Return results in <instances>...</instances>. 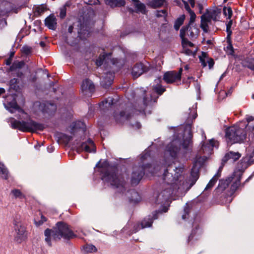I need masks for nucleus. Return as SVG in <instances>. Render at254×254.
<instances>
[{
  "label": "nucleus",
  "mask_w": 254,
  "mask_h": 254,
  "mask_svg": "<svg viewBox=\"0 0 254 254\" xmlns=\"http://www.w3.org/2000/svg\"><path fill=\"white\" fill-rule=\"evenodd\" d=\"M200 27L204 32H205V33L208 32V25L207 23L201 22H200Z\"/></svg>",
  "instance_id": "nucleus-59"
},
{
  "label": "nucleus",
  "mask_w": 254,
  "mask_h": 254,
  "mask_svg": "<svg viewBox=\"0 0 254 254\" xmlns=\"http://www.w3.org/2000/svg\"><path fill=\"white\" fill-rule=\"evenodd\" d=\"M227 50L230 51L229 54L232 56L234 55L235 51L234 47L232 45V42L228 43V46H227Z\"/></svg>",
  "instance_id": "nucleus-55"
},
{
  "label": "nucleus",
  "mask_w": 254,
  "mask_h": 254,
  "mask_svg": "<svg viewBox=\"0 0 254 254\" xmlns=\"http://www.w3.org/2000/svg\"><path fill=\"white\" fill-rule=\"evenodd\" d=\"M25 63L23 61H16L14 62L12 65L10 66L9 71H14L17 70H20L24 65Z\"/></svg>",
  "instance_id": "nucleus-35"
},
{
  "label": "nucleus",
  "mask_w": 254,
  "mask_h": 254,
  "mask_svg": "<svg viewBox=\"0 0 254 254\" xmlns=\"http://www.w3.org/2000/svg\"><path fill=\"white\" fill-rule=\"evenodd\" d=\"M149 156L148 153L141 154L138 165L133 167L130 178L131 185L134 186L138 185L144 175L145 171H148L152 174H155L154 171L149 170L152 167L151 164L145 163V160L147 159L148 157H149Z\"/></svg>",
  "instance_id": "nucleus-5"
},
{
  "label": "nucleus",
  "mask_w": 254,
  "mask_h": 254,
  "mask_svg": "<svg viewBox=\"0 0 254 254\" xmlns=\"http://www.w3.org/2000/svg\"><path fill=\"white\" fill-rule=\"evenodd\" d=\"M163 179L166 184L168 185H170L169 187L170 188H171V187L175 184V177L173 176L172 173L168 172V169L165 170L164 171Z\"/></svg>",
  "instance_id": "nucleus-27"
},
{
  "label": "nucleus",
  "mask_w": 254,
  "mask_h": 254,
  "mask_svg": "<svg viewBox=\"0 0 254 254\" xmlns=\"http://www.w3.org/2000/svg\"><path fill=\"white\" fill-rule=\"evenodd\" d=\"M47 221L46 218L43 216V215H41V220L38 221H35V223L36 225V226H40L43 224L44 222H46Z\"/></svg>",
  "instance_id": "nucleus-57"
},
{
  "label": "nucleus",
  "mask_w": 254,
  "mask_h": 254,
  "mask_svg": "<svg viewBox=\"0 0 254 254\" xmlns=\"http://www.w3.org/2000/svg\"><path fill=\"white\" fill-rule=\"evenodd\" d=\"M197 114L196 111L186 113L184 124L176 127V162H185L192 148V125Z\"/></svg>",
  "instance_id": "nucleus-1"
},
{
  "label": "nucleus",
  "mask_w": 254,
  "mask_h": 254,
  "mask_svg": "<svg viewBox=\"0 0 254 254\" xmlns=\"http://www.w3.org/2000/svg\"><path fill=\"white\" fill-rule=\"evenodd\" d=\"M113 81V79L112 78H110L109 79L106 81V78L104 77L102 79L101 84L103 87L107 88L112 84Z\"/></svg>",
  "instance_id": "nucleus-45"
},
{
  "label": "nucleus",
  "mask_w": 254,
  "mask_h": 254,
  "mask_svg": "<svg viewBox=\"0 0 254 254\" xmlns=\"http://www.w3.org/2000/svg\"><path fill=\"white\" fill-rule=\"evenodd\" d=\"M221 13V9L218 7H215L210 12V15L212 19L214 21H218L219 20L220 16Z\"/></svg>",
  "instance_id": "nucleus-34"
},
{
  "label": "nucleus",
  "mask_w": 254,
  "mask_h": 254,
  "mask_svg": "<svg viewBox=\"0 0 254 254\" xmlns=\"http://www.w3.org/2000/svg\"><path fill=\"white\" fill-rule=\"evenodd\" d=\"M11 193L14 196L15 198H19L22 199L24 198V195L18 189H14L11 191Z\"/></svg>",
  "instance_id": "nucleus-41"
},
{
  "label": "nucleus",
  "mask_w": 254,
  "mask_h": 254,
  "mask_svg": "<svg viewBox=\"0 0 254 254\" xmlns=\"http://www.w3.org/2000/svg\"><path fill=\"white\" fill-rule=\"evenodd\" d=\"M70 3L68 2H66L65 4L60 8V16L61 18H64L66 16V7L69 6Z\"/></svg>",
  "instance_id": "nucleus-43"
},
{
  "label": "nucleus",
  "mask_w": 254,
  "mask_h": 254,
  "mask_svg": "<svg viewBox=\"0 0 254 254\" xmlns=\"http://www.w3.org/2000/svg\"><path fill=\"white\" fill-rule=\"evenodd\" d=\"M13 72V75L16 76L18 77L21 78L23 76V73L20 70H17Z\"/></svg>",
  "instance_id": "nucleus-63"
},
{
  "label": "nucleus",
  "mask_w": 254,
  "mask_h": 254,
  "mask_svg": "<svg viewBox=\"0 0 254 254\" xmlns=\"http://www.w3.org/2000/svg\"><path fill=\"white\" fill-rule=\"evenodd\" d=\"M201 164L197 161H194L193 163L192 168L190 171V179H187V184L185 187V190H184V196L191 189V188L195 184L199 177V171L201 167Z\"/></svg>",
  "instance_id": "nucleus-10"
},
{
  "label": "nucleus",
  "mask_w": 254,
  "mask_h": 254,
  "mask_svg": "<svg viewBox=\"0 0 254 254\" xmlns=\"http://www.w3.org/2000/svg\"><path fill=\"white\" fill-rule=\"evenodd\" d=\"M13 224L15 230L14 241L18 244H20L27 238L26 228L20 222L14 221Z\"/></svg>",
  "instance_id": "nucleus-11"
},
{
  "label": "nucleus",
  "mask_w": 254,
  "mask_h": 254,
  "mask_svg": "<svg viewBox=\"0 0 254 254\" xmlns=\"http://www.w3.org/2000/svg\"><path fill=\"white\" fill-rule=\"evenodd\" d=\"M163 80L167 83H172L175 82V71H169L166 72L163 76Z\"/></svg>",
  "instance_id": "nucleus-30"
},
{
  "label": "nucleus",
  "mask_w": 254,
  "mask_h": 254,
  "mask_svg": "<svg viewBox=\"0 0 254 254\" xmlns=\"http://www.w3.org/2000/svg\"><path fill=\"white\" fill-rule=\"evenodd\" d=\"M241 164H244L243 166L245 168H247L249 166L254 163V150L250 154H247L241 160Z\"/></svg>",
  "instance_id": "nucleus-25"
},
{
  "label": "nucleus",
  "mask_w": 254,
  "mask_h": 254,
  "mask_svg": "<svg viewBox=\"0 0 254 254\" xmlns=\"http://www.w3.org/2000/svg\"><path fill=\"white\" fill-rule=\"evenodd\" d=\"M154 91L158 95H161L165 91V89L161 85H156L153 86Z\"/></svg>",
  "instance_id": "nucleus-46"
},
{
  "label": "nucleus",
  "mask_w": 254,
  "mask_h": 254,
  "mask_svg": "<svg viewBox=\"0 0 254 254\" xmlns=\"http://www.w3.org/2000/svg\"><path fill=\"white\" fill-rule=\"evenodd\" d=\"M164 161L166 164L171 161L173 162L175 159V141L172 139L171 141L166 146L164 153Z\"/></svg>",
  "instance_id": "nucleus-14"
},
{
  "label": "nucleus",
  "mask_w": 254,
  "mask_h": 254,
  "mask_svg": "<svg viewBox=\"0 0 254 254\" xmlns=\"http://www.w3.org/2000/svg\"><path fill=\"white\" fill-rule=\"evenodd\" d=\"M233 24V21L231 19H229V21L226 24V31H232L231 27Z\"/></svg>",
  "instance_id": "nucleus-62"
},
{
  "label": "nucleus",
  "mask_w": 254,
  "mask_h": 254,
  "mask_svg": "<svg viewBox=\"0 0 254 254\" xmlns=\"http://www.w3.org/2000/svg\"><path fill=\"white\" fill-rule=\"evenodd\" d=\"M186 15L183 14L176 19V31H178L181 25L184 23Z\"/></svg>",
  "instance_id": "nucleus-38"
},
{
  "label": "nucleus",
  "mask_w": 254,
  "mask_h": 254,
  "mask_svg": "<svg viewBox=\"0 0 254 254\" xmlns=\"http://www.w3.org/2000/svg\"><path fill=\"white\" fill-rule=\"evenodd\" d=\"M114 99L112 97H109L99 103V107L101 110L105 111L111 108L114 104Z\"/></svg>",
  "instance_id": "nucleus-23"
},
{
  "label": "nucleus",
  "mask_w": 254,
  "mask_h": 254,
  "mask_svg": "<svg viewBox=\"0 0 254 254\" xmlns=\"http://www.w3.org/2000/svg\"><path fill=\"white\" fill-rule=\"evenodd\" d=\"M202 232V230L200 228L198 225L195 226L192 229L190 234L188 237V242H190L192 241L195 237V240H197L199 238V236L201 234Z\"/></svg>",
  "instance_id": "nucleus-26"
},
{
  "label": "nucleus",
  "mask_w": 254,
  "mask_h": 254,
  "mask_svg": "<svg viewBox=\"0 0 254 254\" xmlns=\"http://www.w3.org/2000/svg\"><path fill=\"white\" fill-rule=\"evenodd\" d=\"M189 13L190 15V19L189 22L188 24H187L185 26H184L183 27H187V29H188V28L189 27L190 25H191L192 23H193L195 21V18H196V15L194 12L192 10L190 12H189Z\"/></svg>",
  "instance_id": "nucleus-40"
},
{
  "label": "nucleus",
  "mask_w": 254,
  "mask_h": 254,
  "mask_svg": "<svg viewBox=\"0 0 254 254\" xmlns=\"http://www.w3.org/2000/svg\"><path fill=\"white\" fill-rule=\"evenodd\" d=\"M145 93H143L142 102L140 104L137 106L135 105L134 108L127 107L125 110L114 112V118L117 124H123L125 121L129 120L134 114H137V112L141 113L144 111L149 102L151 101V99L149 100L144 96Z\"/></svg>",
  "instance_id": "nucleus-4"
},
{
  "label": "nucleus",
  "mask_w": 254,
  "mask_h": 254,
  "mask_svg": "<svg viewBox=\"0 0 254 254\" xmlns=\"http://www.w3.org/2000/svg\"><path fill=\"white\" fill-rule=\"evenodd\" d=\"M10 127L12 129H18L23 132H35L37 131H43L45 128V125L37 123L30 119L26 121H18L13 118L8 119Z\"/></svg>",
  "instance_id": "nucleus-6"
},
{
  "label": "nucleus",
  "mask_w": 254,
  "mask_h": 254,
  "mask_svg": "<svg viewBox=\"0 0 254 254\" xmlns=\"http://www.w3.org/2000/svg\"><path fill=\"white\" fill-rule=\"evenodd\" d=\"M18 79L16 78H13L9 81V85L11 88H15L16 85L18 83Z\"/></svg>",
  "instance_id": "nucleus-56"
},
{
  "label": "nucleus",
  "mask_w": 254,
  "mask_h": 254,
  "mask_svg": "<svg viewBox=\"0 0 254 254\" xmlns=\"http://www.w3.org/2000/svg\"><path fill=\"white\" fill-rule=\"evenodd\" d=\"M78 27L77 32L78 36L80 38H85L86 37L88 36L90 33L89 28L86 22L81 21V20L79 21Z\"/></svg>",
  "instance_id": "nucleus-17"
},
{
  "label": "nucleus",
  "mask_w": 254,
  "mask_h": 254,
  "mask_svg": "<svg viewBox=\"0 0 254 254\" xmlns=\"http://www.w3.org/2000/svg\"><path fill=\"white\" fill-rule=\"evenodd\" d=\"M21 52L26 55L28 56L30 55L32 52V48L30 47L27 46H24L22 47L21 50Z\"/></svg>",
  "instance_id": "nucleus-47"
},
{
  "label": "nucleus",
  "mask_w": 254,
  "mask_h": 254,
  "mask_svg": "<svg viewBox=\"0 0 254 254\" xmlns=\"http://www.w3.org/2000/svg\"><path fill=\"white\" fill-rule=\"evenodd\" d=\"M157 214L158 212L156 211L152 213V215H148L145 217L143 220L141 221L140 223L137 224L134 226V232L135 233L137 232L140 229L151 227L153 220L158 218Z\"/></svg>",
  "instance_id": "nucleus-13"
},
{
  "label": "nucleus",
  "mask_w": 254,
  "mask_h": 254,
  "mask_svg": "<svg viewBox=\"0 0 254 254\" xmlns=\"http://www.w3.org/2000/svg\"><path fill=\"white\" fill-rule=\"evenodd\" d=\"M45 236V241L49 246L52 247L51 237L55 241L60 240L62 238L66 240H69L76 237L70 226L66 223L60 221L56 223L53 229H46L44 231Z\"/></svg>",
  "instance_id": "nucleus-3"
},
{
  "label": "nucleus",
  "mask_w": 254,
  "mask_h": 254,
  "mask_svg": "<svg viewBox=\"0 0 254 254\" xmlns=\"http://www.w3.org/2000/svg\"><path fill=\"white\" fill-rule=\"evenodd\" d=\"M133 3V6L135 8V11L136 13H141L142 14H145L146 6L142 3L139 0H131Z\"/></svg>",
  "instance_id": "nucleus-24"
},
{
  "label": "nucleus",
  "mask_w": 254,
  "mask_h": 254,
  "mask_svg": "<svg viewBox=\"0 0 254 254\" xmlns=\"http://www.w3.org/2000/svg\"><path fill=\"white\" fill-rule=\"evenodd\" d=\"M81 126H84V124L82 122L80 121H77L75 123H73L71 126V129L73 131L74 130L76 129H78L81 127Z\"/></svg>",
  "instance_id": "nucleus-48"
},
{
  "label": "nucleus",
  "mask_w": 254,
  "mask_h": 254,
  "mask_svg": "<svg viewBox=\"0 0 254 254\" xmlns=\"http://www.w3.org/2000/svg\"><path fill=\"white\" fill-rule=\"evenodd\" d=\"M241 156V154L238 152H235L230 151L226 153L223 159V161L226 162L228 160H231L232 162L238 160Z\"/></svg>",
  "instance_id": "nucleus-22"
},
{
  "label": "nucleus",
  "mask_w": 254,
  "mask_h": 254,
  "mask_svg": "<svg viewBox=\"0 0 254 254\" xmlns=\"http://www.w3.org/2000/svg\"><path fill=\"white\" fill-rule=\"evenodd\" d=\"M167 15V11L165 9L161 10H157L156 12V16L157 17H165Z\"/></svg>",
  "instance_id": "nucleus-51"
},
{
  "label": "nucleus",
  "mask_w": 254,
  "mask_h": 254,
  "mask_svg": "<svg viewBox=\"0 0 254 254\" xmlns=\"http://www.w3.org/2000/svg\"><path fill=\"white\" fill-rule=\"evenodd\" d=\"M176 5L179 6L184 5L185 8L188 12L192 10L190 8L188 2L183 0H176Z\"/></svg>",
  "instance_id": "nucleus-37"
},
{
  "label": "nucleus",
  "mask_w": 254,
  "mask_h": 254,
  "mask_svg": "<svg viewBox=\"0 0 254 254\" xmlns=\"http://www.w3.org/2000/svg\"><path fill=\"white\" fill-rule=\"evenodd\" d=\"M173 190L172 188H167L160 193L158 194L156 196L155 203L161 204L163 207L161 210H159L158 212H166L168 209V206H169L173 199L172 198Z\"/></svg>",
  "instance_id": "nucleus-9"
},
{
  "label": "nucleus",
  "mask_w": 254,
  "mask_h": 254,
  "mask_svg": "<svg viewBox=\"0 0 254 254\" xmlns=\"http://www.w3.org/2000/svg\"><path fill=\"white\" fill-rule=\"evenodd\" d=\"M247 67L252 70H254V58L249 59L247 62Z\"/></svg>",
  "instance_id": "nucleus-52"
},
{
  "label": "nucleus",
  "mask_w": 254,
  "mask_h": 254,
  "mask_svg": "<svg viewBox=\"0 0 254 254\" xmlns=\"http://www.w3.org/2000/svg\"><path fill=\"white\" fill-rule=\"evenodd\" d=\"M46 10V7L44 5H41L36 7L35 11L39 14L43 13Z\"/></svg>",
  "instance_id": "nucleus-53"
},
{
  "label": "nucleus",
  "mask_w": 254,
  "mask_h": 254,
  "mask_svg": "<svg viewBox=\"0 0 254 254\" xmlns=\"http://www.w3.org/2000/svg\"><path fill=\"white\" fill-rule=\"evenodd\" d=\"M233 177H229L226 178L225 180H220L219 181L218 187L215 189V191H216V192H222L228 187L229 185L233 181Z\"/></svg>",
  "instance_id": "nucleus-19"
},
{
  "label": "nucleus",
  "mask_w": 254,
  "mask_h": 254,
  "mask_svg": "<svg viewBox=\"0 0 254 254\" xmlns=\"http://www.w3.org/2000/svg\"><path fill=\"white\" fill-rule=\"evenodd\" d=\"M83 150L87 152H95L96 150L95 145L93 140L89 138L85 142H82L81 145L77 148V151L79 152Z\"/></svg>",
  "instance_id": "nucleus-16"
},
{
  "label": "nucleus",
  "mask_w": 254,
  "mask_h": 254,
  "mask_svg": "<svg viewBox=\"0 0 254 254\" xmlns=\"http://www.w3.org/2000/svg\"><path fill=\"white\" fill-rule=\"evenodd\" d=\"M127 193L130 195V196H129V199L130 202L137 203L140 200V197L135 190H130L127 191Z\"/></svg>",
  "instance_id": "nucleus-31"
},
{
  "label": "nucleus",
  "mask_w": 254,
  "mask_h": 254,
  "mask_svg": "<svg viewBox=\"0 0 254 254\" xmlns=\"http://www.w3.org/2000/svg\"><path fill=\"white\" fill-rule=\"evenodd\" d=\"M215 178V177H213L209 181L204 190V191L206 192L207 191L209 190H211V188L214 186L217 182Z\"/></svg>",
  "instance_id": "nucleus-44"
},
{
  "label": "nucleus",
  "mask_w": 254,
  "mask_h": 254,
  "mask_svg": "<svg viewBox=\"0 0 254 254\" xmlns=\"http://www.w3.org/2000/svg\"><path fill=\"white\" fill-rule=\"evenodd\" d=\"M0 8H9L10 11L11 9V4L10 2L7 1H2L0 2Z\"/></svg>",
  "instance_id": "nucleus-50"
},
{
  "label": "nucleus",
  "mask_w": 254,
  "mask_h": 254,
  "mask_svg": "<svg viewBox=\"0 0 254 254\" xmlns=\"http://www.w3.org/2000/svg\"><path fill=\"white\" fill-rule=\"evenodd\" d=\"M10 12V9L7 8H0V15H4Z\"/></svg>",
  "instance_id": "nucleus-60"
},
{
  "label": "nucleus",
  "mask_w": 254,
  "mask_h": 254,
  "mask_svg": "<svg viewBox=\"0 0 254 254\" xmlns=\"http://www.w3.org/2000/svg\"><path fill=\"white\" fill-rule=\"evenodd\" d=\"M0 175L3 179L5 180H8L10 177V174L7 168L1 162H0Z\"/></svg>",
  "instance_id": "nucleus-33"
},
{
  "label": "nucleus",
  "mask_w": 254,
  "mask_h": 254,
  "mask_svg": "<svg viewBox=\"0 0 254 254\" xmlns=\"http://www.w3.org/2000/svg\"><path fill=\"white\" fill-rule=\"evenodd\" d=\"M190 39L191 40H194L197 39L199 33V29L198 27L195 25H190L188 28V30L186 32Z\"/></svg>",
  "instance_id": "nucleus-20"
},
{
  "label": "nucleus",
  "mask_w": 254,
  "mask_h": 254,
  "mask_svg": "<svg viewBox=\"0 0 254 254\" xmlns=\"http://www.w3.org/2000/svg\"><path fill=\"white\" fill-rule=\"evenodd\" d=\"M243 172H240L237 180L231 186V194H233L240 185L241 180L242 177Z\"/></svg>",
  "instance_id": "nucleus-32"
},
{
  "label": "nucleus",
  "mask_w": 254,
  "mask_h": 254,
  "mask_svg": "<svg viewBox=\"0 0 254 254\" xmlns=\"http://www.w3.org/2000/svg\"><path fill=\"white\" fill-rule=\"evenodd\" d=\"M81 88L82 92H85V94H86L87 92L92 93L95 90V86L93 83L87 78L83 80Z\"/></svg>",
  "instance_id": "nucleus-18"
},
{
  "label": "nucleus",
  "mask_w": 254,
  "mask_h": 254,
  "mask_svg": "<svg viewBox=\"0 0 254 254\" xmlns=\"http://www.w3.org/2000/svg\"><path fill=\"white\" fill-rule=\"evenodd\" d=\"M45 25L50 29L55 30L57 27V19L54 14H51L45 20Z\"/></svg>",
  "instance_id": "nucleus-21"
},
{
  "label": "nucleus",
  "mask_w": 254,
  "mask_h": 254,
  "mask_svg": "<svg viewBox=\"0 0 254 254\" xmlns=\"http://www.w3.org/2000/svg\"><path fill=\"white\" fill-rule=\"evenodd\" d=\"M85 250L87 253H93L96 252L97 249L94 245H87L85 247Z\"/></svg>",
  "instance_id": "nucleus-49"
},
{
  "label": "nucleus",
  "mask_w": 254,
  "mask_h": 254,
  "mask_svg": "<svg viewBox=\"0 0 254 254\" xmlns=\"http://www.w3.org/2000/svg\"><path fill=\"white\" fill-rule=\"evenodd\" d=\"M223 13L225 16H227V19H230L233 15V11L230 6H224L223 8Z\"/></svg>",
  "instance_id": "nucleus-36"
},
{
  "label": "nucleus",
  "mask_w": 254,
  "mask_h": 254,
  "mask_svg": "<svg viewBox=\"0 0 254 254\" xmlns=\"http://www.w3.org/2000/svg\"><path fill=\"white\" fill-rule=\"evenodd\" d=\"M86 3L88 5H95L99 4L100 1L99 0H88Z\"/></svg>",
  "instance_id": "nucleus-61"
},
{
  "label": "nucleus",
  "mask_w": 254,
  "mask_h": 254,
  "mask_svg": "<svg viewBox=\"0 0 254 254\" xmlns=\"http://www.w3.org/2000/svg\"><path fill=\"white\" fill-rule=\"evenodd\" d=\"M190 212V208L189 205H187L184 208L185 214L182 215V218L185 219L187 217V215H189Z\"/></svg>",
  "instance_id": "nucleus-54"
},
{
  "label": "nucleus",
  "mask_w": 254,
  "mask_h": 254,
  "mask_svg": "<svg viewBox=\"0 0 254 254\" xmlns=\"http://www.w3.org/2000/svg\"><path fill=\"white\" fill-rule=\"evenodd\" d=\"M105 3L113 8L124 6L126 4L125 0H105Z\"/></svg>",
  "instance_id": "nucleus-28"
},
{
  "label": "nucleus",
  "mask_w": 254,
  "mask_h": 254,
  "mask_svg": "<svg viewBox=\"0 0 254 254\" xmlns=\"http://www.w3.org/2000/svg\"><path fill=\"white\" fill-rule=\"evenodd\" d=\"M225 137L228 144L241 143L247 138L246 130L237 125L231 126L225 130Z\"/></svg>",
  "instance_id": "nucleus-7"
},
{
  "label": "nucleus",
  "mask_w": 254,
  "mask_h": 254,
  "mask_svg": "<svg viewBox=\"0 0 254 254\" xmlns=\"http://www.w3.org/2000/svg\"><path fill=\"white\" fill-rule=\"evenodd\" d=\"M252 132L249 134V141L254 142V125L251 127Z\"/></svg>",
  "instance_id": "nucleus-58"
},
{
  "label": "nucleus",
  "mask_w": 254,
  "mask_h": 254,
  "mask_svg": "<svg viewBox=\"0 0 254 254\" xmlns=\"http://www.w3.org/2000/svg\"><path fill=\"white\" fill-rule=\"evenodd\" d=\"M99 162L96 167L100 168V172L102 175V180L110 183L114 188L119 190V192L124 193L126 191V181L122 175L118 174L116 168L105 167L104 164L99 166Z\"/></svg>",
  "instance_id": "nucleus-2"
},
{
  "label": "nucleus",
  "mask_w": 254,
  "mask_h": 254,
  "mask_svg": "<svg viewBox=\"0 0 254 254\" xmlns=\"http://www.w3.org/2000/svg\"><path fill=\"white\" fill-rule=\"evenodd\" d=\"M3 105L6 109L12 113L19 109V107L16 102V98L13 95H10L7 96Z\"/></svg>",
  "instance_id": "nucleus-15"
},
{
  "label": "nucleus",
  "mask_w": 254,
  "mask_h": 254,
  "mask_svg": "<svg viewBox=\"0 0 254 254\" xmlns=\"http://www.w3.org/2000/svg\"><path fill=\"white\" fill-rule=\"evenodd\" d=\"M207 63L209 68H211L214 64V62L213 59L212 58H208Z\"/></svg>",
  "instance_id": "nucleus-64"
},
{
  "label": "nucleus",
  "mask_w": 254,
  "mask_h": 254,
  "mask_svg": "<svg viewBox=\"0 0 254 254\" xmlns=\"http://www.w3.org/2000/svg\"><path fill=\"white\" fill-rule=\"evenodd\" d=\"M165 0H153L150 2V6L153 8L160 7L164 5Z\"/></svg>",
  "instance_id": "nucleus-39"
},
{
  "label": "nucleus",
  "mask_w": 254,
  "mask_h": 254,
  "mask_svg": "<svg viewBox=\"0 0 254 254\" xmlns=\"http://www.w3.org/2000/svg\"><path fill=\"white\" fill-rule=\"evenodd\" d=\"M209 13L208 9H206V12L201 16V22L208 23L210 22L212 19L210 14L208 15H206Z\"/></svg>",
  "instance_id": "nucleus-42"
},
{
  "label": "nucleus",
  "mask_w": 254,
  "mask_h": 254,
  "mask_svg": "<svg viewBox=\"0 0 254 254\" xmlns=\"http://www.w3.org/2000/svg\"><path fill=\"white\" fill-rule=\"evenodd\" d=\"M152 67L148 62L135 64L132 68L131 75L133 79L137 78L142 74L148 72Z\"/></svg>",
  "instance_id": "nucleus-12"
},
{
  "label": "nucleus",
  "mask_w": 254,
  "mask_h": 254,
  "mask_svg": "<svg viewBox=\"0 0 254 254\" xmlns=\"http://www.w3.org/2000/svg\"><path fill=\"white\" fill-rule=\"evenodd\" d=\"M188 30L187 27H182L180 30V36L182 39V46L185 48L188 46L189 41L186 38V32Z\"/></svg>",
  "instance_id": "nucleus-29"
},
{
  "label": "nucleus",
  "mask_w": 254,
  "mask_h": 254,
  "mask_svg": "<svg viewBox=\"0 0 254 254\" xmlns=\"http://www.w3.org/2000/svg\"><path fill=\"white\" fill-rule=\"evenodd\" d=\"M188 177V171L183 164L176 166V200L179 197L184 196V190L187 184V179Z\"/></svg>",
  "instance_id": "nucleus-8"
}]
</instances>
